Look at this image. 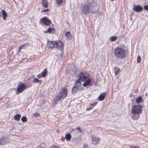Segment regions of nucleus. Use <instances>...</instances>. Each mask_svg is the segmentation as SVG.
<instances>
[{
	"label": "nucleus",
	"mask_w": 148,
	"mask_h": 148,
	"mask_svg": "<svg viewBox=\"0 0 148 148\" xmlns=\"http://www.w3.org/2000/svg\"><path fill=\"white\" fill-rule=\"evenodd\" d=\"M113 53L117 58L123 59L126 57L127 51L121 47H117L114 49Z\"/></svg>",
	"instance_id": "f257e3e1"
},
{
	"label": "nucleus",
	"mask_w": 148,
	"mask_h": 148,
	"mask_svg": "<svg viewBox=\"0 0 148 148\" xmlns=\"http://www.w3.org/2000/svg\"><path fill=\"white\" fill-rule=\"evenodd\" d=\"M67 95V89L64 88H62L61 91L59 92L55 99H54V102H56L58 100L63 99Z\"/></svg>",
	"instance_id": "f03ea898"
},
{
	"label": "nucleus",
	"mask_w": 148,
	"mask_h": 148,
	"mask_svg": "<svg viewBox=\"0 0 148 148\" xmlns=\"http://www.w3.org/2000/svg\"><path fill=\"white\" fill-rule=\"evenodd\" d=\"M131 113L139 115L142 112V106L141 105H134L132 108Z\"/></svg>",
	"instance_id": "7ed1b4c3"
},
{
	"label": "nucleus",
	"mask_w": 148,
	"mask_h": 148,
	"mask_svg": "<svg viewBox=\"0 0 148 148\" xmlns=\"http://www.w3.org/2000/svg\"><path fill=\"white\" fill-rule=\"evenodd\" d=\"M71 133L73 136V138L77 140L79 139L80 134L82 133V131L80 127H77L75 129H72Z\"/></svg>",
	"instance_id": "20e7f679"
},
{
	"label": "nucleus",
	"mask_w": 148,
	"mask_h": 148,
	"mask_svg": "<svg viewBox=\"0 0 148 148\" xmlns=\"http://www.w3.org/2000/svg\"><path fill=\"white\" fill-rule=\"evenodd\" d=\"M89 74L88 73L82 72L78 75V79L81 81L84 82L88 77Z\"/></svg>",
	"instance_id": "39448f33"
},
{
	"label": "nucleus",
	"mask_w": 148,
	"mask_h": 148,
	"mask_svg": "<svg viewBox=\"0 0 148 148\" xmlns=\"http://www.w3.org/2000/svg\"><path fill=\"white\" fill-rule=\"evenodd\" d=\"M90 9V6L89 7L88 5L84 4L82 6L81 12L82 14L87 15L88 13H89Z\"/></svg>",
	"instance_id": "423d86ee"
},
{
	"label": "nucleus",
	"mask_w": 148,
	"mask_h": 148,
	"mask_svg": "<svg viewBox=\"0 0 148 148\" xmlns=\"http://www.w3.org/2000/svg\"><path fill=\"white\" fill-rule=\"evenodd\" d=\"M89 6L90 7V12H91L94 13H96V12L98 11V9L96 5V3L93 2L92 3H89Z\"/></svg>",
	"instance_id": "0eeeda50"
},
{
	"label": "nucleus",
	"mask_w": 148,
	"mask_h": 148,
	"mask_svg": "<svg viewBox=\"0 0 148 148\" xmlns=\"http://www.w3.org/2000/svg\"><path fill=\"white\" fill-rule=\"evenodd\" d=\"M40 23H43L46 26H48L51 24V21L47 18L44 17L43 18H41L40 19Z\"/></svg>",
	"instance_id": "6e6552de"
},
{
	"label": "nucleus",
	"mask_w": 148,
	"mask_h": 148,
	"mask_svg": "<svg viewBox=\"0 0 148 148\" xmlns=\"http://www.w3.org/2000/svg\"><path fill=\"white\" fill-rule=\"evenodd\" d=\"M91 137V142L94 145H97L99 143L100 139L98 137H96L92 135Z\"/></svg>",
	"instance_id": "1a4fd4ad"
},
{
	"label": "nucleus",
	"mask_w": 148,
	"mask_h": 148,
	"mask_svg": "<svg viewBox=\"0 0 148 148\" xmlns=\"http://www.w3.org/2000/svg\"><path fill=\"white\" fill-rule=\"evenodd\" d=\"M27 88V86L24 83H22L18 86L17 88V91L20 93L22 92Z\"/></svg>",
	"instance_id": "9d476101"
},
{
	"label": "nucleus",
	"mask_w": 148,
	"mask_h": 148,
	"mask_svg": "<svg viewBox=\"0 0 148 148\" xmlns=\"http://www.w3.org/2000/svg\"><path fill=\"white\" fill-rule=\"evenodd\" d=\"M9 142V139L8 137L3 136L0 139V143L1 145L8 144Z\"/></svg>",
	"instance_id": "9b49d317"
},
{
	"label": "nucleus",
	"mask_w": 148,
	"mask_h": 148,
	"mask_svg": "<svg viewBox=\"0 0 148 148\" xmlns=\"http://www.w3.org/2000/svg\"><path fill=\"white\" fill-rule=\"evenodd\" d=\"M56 42L54 41H48L47 42V47L53 49L56 48Z\"/></svg>",
	"instance_id": "f8f14e48"
},
{
	"label": "nucleus",
	"mask_w": 148,
	"mask_h": 148,
	"mask_svg": "<svg viewBox=\"0 0 148 148\" xmlns=\"http://www.w3.org/2000/svg\"><path fill=\"white\" fill-rule=\"evenodd\" d=\"M64 48V44L61 41L56 42V48L62 50Z\"/></svg>",
	"instance_id": "ddd939ff"
},
{
	"label": "nucleus",
	"mask_w": 148,
	"mask_h": 148,
	"mask_svg": "<svg viewBox=\"0 0 148 148\" xmlns=\"http://www.w3.org/2000/svg\"><path fill=\"white\" fill-rule=\"evenodd\" d=\"M91 79L88 77V79L84 81V82L83 84V86L84 87H86L87 86L90 85V84L91 83Z\"/></svg>",
	"instance_id": "4468645a"
},
{
	"label": "nucleus",
	"mask_w": 148,
	"mask_h": 148,
	"mask_svg": "<svg viewBox=\"0 0 148 148\" xmlns=\"http://www.w3.org/2000/svg\"><path fill=\"white\" fill-rule=\"evenodd\" d=\"M134 9L136 12H138L142 11L143 8L141 6L137 5L135 6Z\"/></svg>",
	"instance_id": "2eb2a0df"
},
{
	"label": "nucleus",
	"mask_w": 148,
	"mask_h": 148,
	"mask_svg": "<svg viewBox=\"0 0 148 148\" xmlns=\"http://www.w3.org/2000/svg\"><path fill=\"white\" fill-rule=\"evenodd\" d=\"M55 32L54 29L53 28H49L47 30L45 31V33H54Z\"/></svg>",
	"instance_id": "dca6fc26"
},
{
	"label": "nucleus",
	"mask_w": 148,
	"mask_h": 148,
	"mask_svg": "<svg viewBox=\"0 0 148 148\" xmlns=\"http://www.w3.org/2000/svg\"><path fill=\"white\" fill-rule=\"evenodd\" d=\"M106 94V92L103 93L101 94L98 97V98L99 101L103 100L105 98Z\"/></svg>",
	"instance_id": "f3484780"
},
{
	"label": "nucleus",
	"mask_w": 148,
	"mask_h": 148,
	"mask_svg": "<svg viewBox=\"0 0 148 148\" xmlns=\"http://www.w3.org/2000/svg\"><path fill=\"white\" fill-rule=\"evenodd\" d=\"M97 104V102H95L92 103H90V107L88 108H87L86 110H90L92 109V108Z\"/></svg>",
	"instance_id": "a211bd4d"
},
{
	"label": "nucleus",
	"mask_w": 148,
	"mask_h": 148,
	"mask_svg": "<svg viewBox=\"0 0 148 148\" xmlns=\"http://www.w3.org/2000/svg\"><path fill=\"white\" fill-rule=\"evenodd\" d=\"M65 138L66 140L68 141H70L71 138V136L70 134H66L65 136Z\"/></svg>",
	"instance_id": "6ab92c4d"
},
{
	"label": "nucleus",
	"mask_w": 148,
	"mask_h": 148,
	"mask_svg": "<svg viewBox=\"0 0 148 148\" xmlns=\"http://www.w3.org/2000/svg\"><path fill=\"white\" fill-rule=\"evenodd\" d=\"M2 13L3 16V18L4 20H5L6 17L8 16V14L4 10H2Z\"/></svg>",
	"instance_id": "aec40b11"
},
{
	"label": "nucleus",
	"mask_w": 148,
	"mask_h": 148,
	"mask_svg": "<svg viewBox=\"0 0 148 148\" xmlns=\"http://www.w3.org/2000/svg\"><path fill=\"white\" fill-rule=\"evenodd\" d=\"M33 83H38L39 84H41L42 83V81L41 80H39L38 79L35 78L32 81Z\"/></svg>",
	"instance_id": "412c9836"
},
{
	"label": "nucleus",
	"mask_w": 148,
	"mask_h": 148,
	"mask_svg": "<svg viewBox=\"0 0 148 148\" xmlns=\"http://www.w3.org/2000/svg\"><path fill=\"white\" fill-rule=\"evenodd\" d=\"M21 117V116L20 114H17L14 116V119L16 121H18Z\"/></svg>",
	"instance_id": "4be33fe9"
},
{
	"label": "nucleus",
	"mask_w": 148,
	"mask_h": 148,
	"mask_svg": "<svg viewBox=\"0 0 148 148\" xmlns=\"http://www.w3.org/2000/svg\"><path fill=\"white\" fill-rule=\"evenodd\" d=\"M78 87L77 86H74L72 90V92L73 93H74L77 92L78 90Z\"/></svg>",
	"instance_id": "5701e85b"
},
{
	"label": "nucleus",
	"mask_w": 148,
	"mask_h": 148,
	"mask_svg": "<svg viewBox=\"0 0 148 148\" xmlns=\"http://www.w3.org/2000/svg\"><path fill=\"white\" fill-rule=\"evenodd\" d=\"M142 100V97L140 96L137 98L136 100V103H140Z\"/></svg>",
	"instance_id": "b1692460"
},
{
	"label": "nucleus",
	"mask_w": 148,
	"mask_h": 148,
	"mask_svg": "<svg viewBox=\"0 0 148 148\" xmlns=\"http://www.w3.org/2000/svg\"><path fill=\"white\" fill-rule=\"evenodd\" d=\"M42 4L43 6L45 8H47L48 6L47 1L45 0H43Z\"/></svg>",
	"instance_id": "393cba45"
},
{
	"label": "nucleus",
	"mask_w": 148,
	"mask_h": 148,
	"mask_svg": "<svg viewBox=\"0 0 148 148\" xmlns=\"http://www.w3.org/2000/svg\"><path fill=\"white\" fill-rule=\"evenodd\" d=\"M47 72V70L46 69H45L42 72V76L43 77H45Z\"/></svg>",
	"instance_id": "a878e982"
},
{
	"label": "nucleus",
	"mask_w": 148,
	"mask_h": 148,
	"mask_svg": "<svg viewBox=\"0 0 148 148\" xmlns=\"http://www.w3.org/2000/svg\"><path fill=\"white\" fill-rule=\"evenodd\" d=\"M114 68L115 70V73L116 75L120 71V69L119 68H117L116 67H115Z\"/></svg>",
	"instance_id": "bb28decb"
},
{
	"label": "nucleus",
	"mask_w": 148,
	"mask_h": 148,
	"mask_svg": "<svg viewBox=\"0 0 148 148\" xmlns=\"http://www.w3.org/2000/svg\"><path fill=\"white\" fill-rule=\"evenodd\" d=\"M136 116L133 115L131 116L132 119L134 120H137L139 117V115H136Z\"/></svg>",
	"instance_id": "cd10ccee"
},
{
	"label": "nucleus",
	"mask_w": 148,
	"mask_h": 148,
	"mask_svg": "<svg viewBox=\"0 0 148 148\" xmlns=\"http://www.w3.org/2000/svg\"><path fill=\"white\" fill-rule=\"evenodd\" d=\"M117 38L116 36H113L110 38V42H112L113 41L116 40L117 39Z\"/></svg>",
	"instance_id": "c85d7f7f"
},
{
	"label": "nucleus",
	"mask_w": 148,
	"mask_h": 148,
	"mask_svg": "<svg viewBox=\"0 0 148 148\" xmlns=\"http://www.w3.org/2000/svg\"><path fill=\"white\" fill-rule=\"evenodd\" d=\"M56 2L58 5H60L63 2V0H56Z\"/></svg>",
	"instance_id": "c756f323"
},
{
	"label": "nucleus",
	"mask_w": 148,
	"mask_h": 148,
	"mask_svg": "<svg viewBox=\"0 0 148 148\" xmlns=\"http://www.w3.org/2000/svg\"><path fill=\"white\" fill-rule=\"evenodd\" d=\"M80 81L78 79L76 81L75 84L76 86L78 87L80 85L81 83L80 82Z\"/></svg>",
	"instance_id": "7c9ffc66"
},
{
	"label": "nucleus",
	"mask_w": 148,
	"mask_h": 148,
	"mask_svg": "<svg viewBox=\"0 0 148 148\" xmlns=\"http://www.w3.org/2000/svg\"><path fill=\"white\" fill-rule=\"evenodd\" d=\"M21 121L23 123H24L27 121V119L26 117L25 116H23L21 118Z\"/></svg>",
	"instance_id": "2f4dec72"
},
{
	"label": "nucleus",
	"mask_w": 148,
	"mask_h": 148,
	"mask_svg": "<svg viewBox=\"0 0 148 148\" xmlns=\"http://www.w3.org/2000/svg\"><path fill=\"white\" fill-rule=\"evenodd\" d=\"M65 36L68 38H70L71 37V34L69 32H67L65 34Z\"/></svg>",
	"instance_id": "473e14b6"
},
{
	"label": "nucleus",
	"mask_w": 148,
	"mask_h": 148,
	"mask_svg": "<svg viewBox=\"0 0 148 148\" xmlns=\"http://www.w3.org/2000/svg\"><path fill=\"white\" fill-rule=\"evenodd\" d=\"M141 57L140 56H138L137 59V62L138 63H139L141 61Z\"/></svg>",
	"instance_id": "72a5a7b5"
},
{
	"label": "nucleus",
	"mask_w": 148,
	"mask_h": 148,
	"mask_svg": "<svg viewBox=\"0 0 148 148\" xmlns=\"http://www.w3.org/2000/svg\"><path fill=\"white\" fill-rule=\"evenodd\" d=\"M144 8L145 10H148V5H144Z\"/></svg>",
	"instance_id": "f704fd0d"
},
{
	"label": "nucleus",
	"mask_w": 148,
	"mask_h": 148,
	"mask_svg": "<svg viewBox=\"0 0 148 148\" xmlns=\"http://www.w3.org/2000/svg\"><path fill=\"white\" fill-rule=\"evenodd\" d=\"M27 45L26 44H23V45L20 46L19 47V51H21V49H23L24 48V47H23L24 45Z\"/></svg>",
	"instance_id": "c9c22d12"
},
{
	"label": "nucleus",
	"mask_w": 148,
	"mask_h": 148,
	"mask_svg": "<svg viewBox=\"0 0 148 148\" xmlns=\"http://www.w3.org/2000/svg\"><path fill=\"white\" fill-rule=\"evenodd\" d=\"M60 56L61 58H62L64 56V55L63 53V51L62 50L61 53L60 55Z\"/></svg>",
	"instance_id": "e433bc0d"
},
{
	"label": "nucleus",
	"mask_w": 148,
	"mask_h": 148,
	"mask_svg": "<svg viewBox=\"0 0 148 148\" xmlns=\"http://www.w3.org/2000/svg\"><path fill=\"white\" fill-rule=\"evenodd\" d=\"M24 44H26V45L27 44V45H24L23 47H24V48H25L26 47H27L29 46V44L28 43H26Z\"/></svg>",
	"instance_id": "4c0bfd02"
},
{
	"label": "nucleus",
	"mask_w": 148,
	"mask_h": 148,
	"mask_svg": "<svg viewBox=\"0 0 148 148\" xmlns=\"http://www.w3.org/2000/svg\"><path fill=\"white\" fill-rule=\"evenodd\" d=\"M34 115L35 116H38V115H39V114L38 113H35L34 114Z\"/></svg>",
	"instance_id": "58836bf2"
},
{
	"label": "nucleus",
	"mask_w": 148,
	"mask_h": 148,
	"mask_svg": "<svg viewBox=\"0 0 148 148\" xmlns=\"http://www.w3.org/2000/svg\"><path fill=\"white\" fill-rule=\"evenodd\" d=\"M48 10H49L48 9H47V10H44L43 11H42V12H45V11H48Z\"/></svg>",
	"instance_id": "ea45409f"
},
{
	"label": "nucleus",
	"mask_w": 148,
	"mask_h": 148,
	"mask_svg": "<svg viewBox=\"0 0 148 148\" xmlns=\"http://www.w3.org/2000/svg\"><path fill=\"white\" fill-rule=\"evenodd\" d=\"M60 132V131L59 130H57V133H58Z\"/></svg>",
	"instance_id": "a19ab883"
},
{
	"label": "nucleus",
	"mask_w": 148,
	"mask_h": 148,
	"mask_svg": "<svg viewBox=\"0 0 148 148\" xmlns=\"http://www.w3.org/2000/svg\"><path fill=\"white\" fill-rule=\"evenodd\" d=\"M84 146H86V145H84Z\"/></svg>",
	"instance_id": "79ce46f5"
}]
</instances>
